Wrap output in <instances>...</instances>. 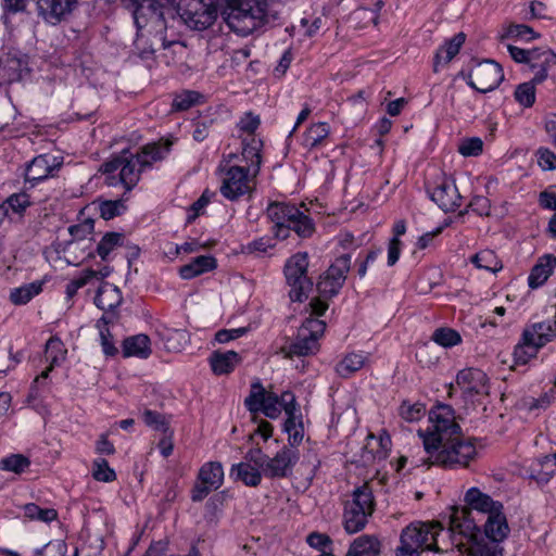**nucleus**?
Segmentation results:
<instances>
[{
  "instance_id": "nucleus-5",
  "label": "nucleus",
  "mask_w": 556,
  "mask_h": 556,
  "mask_svg": "<svg viewBox=\"0 0 556 556\" xmlns=\"http://www.w3.org/2000/svg\"><path fill=\"white\" fill-rule=\"evenodd\" d=\"M308 306L311 316L303 321L295 341L280 349V353L286 358L306 356L318 351V339L323 336L326 324L313 316H321L328 309V303L321 299L314 298Z\"/></svg>"
},
{
  "instance_id": "nucleus-6",
  "label": "nucleus",
  "mask_w": 556,
  "mask_h": 556,
  "mask_svg": "<svg viewBox=\"0 0 556 556\" xmlns=\"http://www.w3.org/2000/svg\"><path fill=\"white\" fill-rule=\"evenodd\" d=\"M223 16L229 28L249 36L262 26L267 13L266 0H225Z\"/></svg>"
},
{
  "instance_id": "nucleus-38",
  "label": "nucleus",
  "mask_w": 556,
  "mask_h": 556,
  "mask_svg": "<svg viewBox=\"0 0 556 556\" xmlns=\"http://www.w3.org/2000/svg\"><path fill=\"white\" fill-rule=\"evenodd\" d=\"M42 290V283L35 281L15 288L10 293V300L15 305H24L28 303L35 295L39 294Z\"/></svg>"
},
{
  "instance_id": "nucleus-28",
  "label": "nucleus",
  "mask_w": 556,
  "mask_h": 556,
  "mask_svg": "<svg viewBox=\"0 0 556 556\" xmlns=\"http://www.w3.org/2000/svg\"><path fill=\"white\" fill-rule=\"evenodd\" d=\"M150 339L146 334H137L126 338L123 342L124 357L147 358L151 354Z\"/></svg>"
},
{
  "instance_id": "nucleus-43",
  "label": "nucleus",
  "mask_w": 556,
  "mask_h": 556,
  "mask_svg": "<svg viewBox=\"0 0 556 556\" xmlns=\"http://www.w3.org/2000/svg\"><path fill=\"white\" fill-rule=\"evenodd\" d=\"M432 340L443 348H452L462 342V337L452 328H439L433 332Z\"/></svg>"
},
{
  "instance_id": "nucleus-58",
  "label": "nucleus",
  "mask_w": 556,
  "mask_h": 556,
  "mask_svg": "<svg viewBox=\"0 0 556 556\" xmlns=\"http://www.w3.org/2000/svg\"><path fill=\"white\" fill-rule=\"evenodd\" d=\"M245 462L249 463L260 469L264 472V467L266 466L268 456L262 452L261 448H251L247 452Z\"/></svg>"
},
{
  "instance_id": "nucleus-25",
  "label": "nucleus",
  "mask_w": 556,
  "mask_h": 556,
  "mask_svg": "<svg viewBox=\"0 0 556 556\" xmlns=\"http://www.w3.org/2000/svg\"><path fill=\"white\" fill-rule=\"evenodd\" d=\"M242 146V159L248 164L245 168L250 169L252 175H258L262 164V140L256 137L243 138Z\"/></svg>"
},
{
  "instance_id": "nucleus-16",
  "label": "nucleus",
  "mask_w": 556,
  "mask_h": 556,
  "mask_svg": "<svg viewBox=\"0 0 556 556\" xmlns=\"http://www.w3.org/2000/svg\"><path fill=\"white\" fill-rule=\"evenodd\" d=\"M244 404L250 412H262L271 419H276L281 413L279 396L267 392L260 382L252 384L250 395L244 400Z\"/></svg>"
},
{
  "instance_id": "nucleus-29",
  "label": "nucleus",
  "mask_w": 556,
  "mask_h": 556,
  "mask_svg": "<svg viewBox=\"0 0 556 556\" xmlns=\"http://www.w3.org/2000/svg\"><path fill=\"white\" fill-rule=\"evenodd\" d=\"M345 505L356 510L364 511L367 516H371L375 510V501L369 485L365 483L356 488L353 492L352 501L346 502Z\"/></svg>"
},
{
  "instance_id": "nucleus-42",
  "label": "nucleus",
  "mask_w": 556,
  "mask_h": 556,
  "mask_svg": "<svg viewBox=\"0 0 556 556\" xmlns=\"http://www.w3.org/2000/svg\"><path fill=\"white\" fill-rule=\"evenodd\" d=\"M109 320L105 316H102L97 321V328L99 329L100 341L102 351L106 356H115L118 353L117 348L114 344L112 334L108 328Z\"/></svg>"
},
{
  "instance_id": "nucleus-17",
  "label": "nucleus",
  "mask_w": 556,
  "mask_h": 556,
  "mask_svg": "<svg viewBox=\"0 0 556 556\" xmlns=\"http://www.w3.org/2000/svg\"><path fill=\"white\" fill-rule=\"evenodd\" d=\"M428 192L431 200L444 212L455 211L460 205L462 197L455 182L450 178H439L428 187Z\"/></svg>"
},
{
  "instance_id": "nucleus-64",
  "label": "nucleus",
  "mask_w": 556,
  "mask_h": 556,
  "mask_svg": "<svg viewBox=\"0 0 556 556\" xmlns=\"http://www.w3.org/2000/svg\"><path fill=\"white\" fill-rule=\"evenodd\" d=\"M539 165L545 169L551 170L556 168V155L547 149L539 150Z\"/></svg>"
},
{
  "instance_id": "nucleus-20",
  "label": "nucleus",
  "mask_w": 556,
  "mask_h": 556,
  "mask_svg": "<svg viewBox=\"0 0 556 556\" xmlns=\"http://www.w3.org/2000/svg\"><path fill=\"white\" fill-rule=\"evenodd\" d=\"M61 165L55 156L41 154L33 159L26 168V181L37 182L48 178Z\"/></svg>"
},
{
  "instance_id": "nucleus-50",
  "label": "nucleus",
  "mask_w": 556,
  "mask_h": 556,
  "mask_svg": "<svg viewBox=\"0 0 556 556\" xmlns=\"http://www.w3.org/2000/svg\"><path fill=\"white\" fill-rule=\"evenodd\" d=\"M200 99V94L195 91L186 90L176 97L173 100L172 108L175 111H187L191 106L198 103Z\"/></svg>"
},
{
  "instance_id": "nucleus-39",
  "label": "nucleus",
  "mask_w": 556,
  "mask_h": 556,
  "mask_svg": "<svg viewBox=\"0 0 556 556\" xmlns=\"http://www.w3.org/2000/svg\"><path fill=\"white\" fill-rule=\"evenodd\" d=\"M471 262L478 267L491 273H495L502 268L501 262L496 254L491 250H482L471 257Z\"/></svg>"
},
{
  "instance_id": "nucleus-26",
  "label": "nucleus",
  "mask_w": 556,
  "mask_h": 556,
  "mask_svg": "<svg viewBox=\"0 0 556 556\" xmlns=\"http://www.w3.org/2000/svg\"><path fill=\"white\" fill-rule=\"evenodd\" d=\"M123 301L121 290L109 282H103L94 298V304L102 311L116 308Z\"/></svg>"
},
{
  "instance_id": "nucleus-33",
  "label": "nucleus",
  "mask_w": 556,
  "mask_h": 556,
  "mask_svg": "<svg viewBox=\"0 0 556 556\" xmlns=\"http://www.w3.org/2000/svg\"><path fill=\"white\" fill-rule=\"evenodd\" d=\"M380 543L372 535H361L355 539L345 556H378Z\"/></svg>"
},
{
  "instance_id": "nucleus-11",
  "label": "nucleus",
  "mask_w": 556,
  "mask_h": 556,
  "mask_svg": "<svg viewBox=\"0 0 556 556\" xmlns=\"http://www.w3.org/2000/svg\"><path fill=\"white\" fill-rule=\"evenodd\" d=\"M177 13L184 22L193 29L203 30L217 18V8L202 0H179Z\"/></svg>"
},
{
  "instance_id": "nucleus-34",
  "label": "nucleus",
  "mask_w": 556,
  "mask_h": 556,
  "mask_svg": "<svg viewBox=\"0 0 556 556\" xmlns=\"http://www.w3.org/2000/svg\"><path fill=\"white\" fill-rule=\"evenodd\" d=\"M366 356L362 353H349L336 366L339 376L348 378L364 367Z\"/></svg>"
},
{
  "instance_id": "nucleus-12",
  "label": "nucleus",
  "mask_w": 556,
  "mask_h": 556,
  "mask_svg": "<svg viewBox=\"0 0 556 556\" xmlns=\"http://www.w3.org/2000/svg\"><path fill=\"white\" fill-rule=\"evenodd\" d=\"M256 176L252 175L251 170L245 168V166H229L225 172L220 193L230 201L252 193L255 188Z\"/></svg>"
},
{
  "instance_id": "nucleus-10",
  "label": "nucleus",
  "mask_w": 556,
  "mask_h": 556,
  "mask_svg": "<svg viewBox=\"0 0 556 556\" xmlns=\"http://www.w3.org/2000/svg\"><path fill=\"white\" fill-rule=\"evenodd\" d=\"M308 255L299 252L291 256L285 265V276L290 287V299L302 302L313 288L311 278L307 277Z\"/></svg>"
},
{
  "instance_id": "nucleus-57",
  "label": "nucleus",
  "mask_w": 556,
  "mask_h": 556,
  "mask_svg": "<svg viewBox=\"0 0 556 556\" xmlns=\"http://www.w3.org/2000/svg\"><path fill=\"white\" fill-rule=\"evenodd\" d=\"M94 222L90 218L84 220L80 224L73 225L70 227L71 236L76 240H83L93 231Z\"/></svg>"
},
{
  "instance_id": "nucleus-36",
  "label": "nucleus",
  "mask_w": 556,
  "mask_h": 556,
  "mask_svg": "<svg viewBox=\"0 0 556 556\" xmlns=\"http://www.w3.org/2000/svg\"><path fill=\"white\" fill-rule=\"evenodd\" d=\"M391 447V439L387 433L375 437L369 434L367 438V444L365 448L371 453L372 459H384L388 456V452Z\"/></svg>"
},
{
  "instance_id": "nucleus-3",
  "label": "nucleus",
  "mask_w": 556,
  "mask_h": 556,
  "mask_svg": "<svg viewBox=\"0 0 556 556\" xmlns=\"http://www.w3.org/2000/svg\"><path fill=\"white\" fill-rule=\"evenodd\" d=\"M170 146V141L160 140L143 146L136 154L123 150L101 166L106 175V184L109 186L122 184L126 191H130L140 180L143 170L151 167L154 162L165 159Z\"/></svg>"
},
{
  "instance_id": "nucleus-15",
  "label": "nucleus",
  "mask_w": 556,
  "mask_h": 556,
  "mask_svg": "<svg viewBox=\"0 0 556 556\" xmlns=\"http://www.w3.org/2000/svg\"><path fill=\"white\" fill-rule=\"evenodd\" d=\"M224 481V469L218 462L205 463L199 470L197 481L191 491V500L201 502L212 491L219 489Z\"/></svg>"
},
{
  "instance_id": "nucleus-31",
  "label": "nucleus",
  "mask_w": 556,
  "mask_h": 556,
  "mask_svg": "<svg viewBox=\"0 0 556 556\" xmlns=\"http://www.w3.org/2000/svg\"><path fill=\"white\" fill-rule=\"evenodd\" d=\"M216 267V261L212 256L201 255L193 258L190 263L179 269L182 279H192L201 274L210 271Z\"/></svg>"
},
{
  "instance_id": "nucleus-52",
  "label": "nucleus",
  "mask_w": 556,
  "mask_h": 556,
  "mask_svg": "<svg viewBox=\"0 0 556 556\" xmlns=\"http://www.w3.org/2000/svg\"><path fill=\"white\" fill-rule=\"evenodd\" d=\"M94 275L93 269L89 268L84 270L80 276L74 278L70 283L66 286V295L67 298H73L76 292L89 283V281L92 279V276Z\"/></svg>"
},
{
  "instance_id": "nucleus-24",
  "label": "nucleus",
  "mask_w": 556,
  "mask_h": 556,
  "mask_svg": "<svg viewBox=\"0 0 556 556\" xmlns=\"http://www.w3.org/2000/svg\"><path fill=\"white\" fill-rule=\"evenodd\" d=\"M556 267V256L545 254L539 258L538 263L531 269L528 277V283L531 289L543 286Z\"/></svg>"
},
{
  "instance_id": "nucleus-37",
  "label": "nucleus",
  "mask_w": 556,
  "mask_h": 556,
  "mask_svg": "<svg viewBox=\"0 0 556 556\" xmlns=\"http://www.w3.org/2000/svg\"><path fill=\"white\" fill-rule=\"evenodd\" d=\"M368 517L364 511L356 510L355 508L345 505L343 523L348 533H356L363 530L368 521Z\"/></svg>"
},
{
  "instance_id": "nucleus-63",
  "label": "nucleus",
  "mask_w": 556,
  "mask_h": 556,
  "mask_svg": "<svg viewBox=\"0 0 556 556\" xmlns=\"http://www.w3.org/2000/svg\"><path fill=\"white\" fill-rule=\"evenodd\" d=\"M534 51L535 49L526 50L511 45L508 46V52L510 56L518 63H527L530 65L532 53Z\"/></svg>"
},
{
  "instance_id": "nucleus-55",
  "label": "nucleus",
  "mask_w": 556,
  "mask_h": 556,
  "mask_svg": "<svg viewBox=\"0 0 556 556\" xmlns=\"http://www.w3.org/2000/svg\"><path fill=\"white\" fill-rule=\"evenodd\" d=\"M507 37L532 40L539 37L534 30L525 24H513L507 28Z\"/></svg>"
},
{
  "instance_id": "nucleus-13",
  "label": "nucleus",
  "mask_w": 556,
  "mask_h": 556,
  "mask_svg": "<svg viewBox=\"0 0 556 556\" xmlns=\"http://www.w3.org/2000/svg\"><path fill=\"white\" fill-rule=\"evenodd\" d=\"M351 268V255L343 254L336 258L327 271L320 276L317 290L324 298L337 295L343 287L346 274Z\"/></svg>"
},
{
  "instance_id": "nucleus-19",
  "label": "nucleus",
  "mask_w": 556,
  "mask_h": 556,
  "mask_svg": "<svg viewBox=\"0 0 556 556\" xmlns=\"http://www.w3.org/2000/svg\"><path fill=\"white\" fill-rule=\"evenodd\" d=\"M298 460V453L293 447L285 446L277 454L267 458L264 475L269 478H285Z\"/></svg>"
},
{
  "instance_id": "nucleus-53",
  "label": "nucleus",
  "mask_w": 556,
  "mask_h": 556,
  "mask_svg": "<svg viewBox=\"0 0 556 556\" xmlns=\"http://www.w3.org/2000/svg\"><path fill=\"white\" fill-rule=\"evenodd\" d=\"M67 546L62 540H54L47 543L41 549L36 552V556H65Z\"/></svg>"
},
{
  "instance_id": "nucleus-62",
  "label": "nucleus",
  "mask_w": 556,
  "mask_h": 556,
  "mask_svg": "<svg viewBox=\"0 0 556 556\" xmlns=\"http://www.w3.org/2000/svg\"><path fill=\"white\" fill-rule=\"evenodd\" d=\"M248 331L247 328H236V329H223L216 332L215 340L219 343H227L230 340H235L237 338L242 337Z\"/></svg>"
},
{
  "instance_id": "nucleus-44",
  "label": "nucleus",
  "mask_w": 556,
  "mask_h": 556,
  "mask_svg": "<svg viewBox=\"0 0 556 556\" xmlns=\"http://www.w3.org/2000/svg\"><path fill=\"white\" fill-rule=\"evenodd\" d=\"M535 84L533 79L528 83L520 84L515 90L516 101L525 106L531 108L535 102Z\"/></svg>"
},
{
  "instance_id": "nucleus-22",
  "label": "nucleus",
  "mask_w": 556,
  "mask_h": 556,
  "mask_svg": "<svg viewBox=\"0 0 556 556\" xmlns=\"http://www.w3.org/2000/svg\"><path fill=\"white\" fill-rule=\"evenodd\" d=\"M556 66V53L549 49H535L532 53L530 68L534 72L533 81L543 83L548 71Z\"/></svg>"
},
{
  "instance_id": "nucleus-1",
  "label": "nucleus",
  "mask_w": 556,
  "mask_h": 556,
  "mask_svg": "<svg viewBox=\"0 0 556 556\" xmlns=\"http://www.w3.org/2000/svg\"><path fill=\"white\" fill-rule=\"evenodd\" d=\"M431 426L419 430L426 457L415 460L416 466L438 465L444 468L468 467L476 457L475 444L466 439L454 419L450 405H439L430 413Z\"/></svg>"
},
{
  "instance_id": "nucleus-61",
  "label": "nucleus",
  "mask_w": 556,
  "mask_h": 556,
  "mask_svg": "<svg viewBox=\"0 0 556 556\" xmlns=\"http://www.w3.org/2000/svg\"><path fill=\"white\" fill-rule=\"evenodd\" d=\"M142 418L148 426L153 427L156 430H163L164 432H166L167 427L161 414L148 409L143 413Z\"/></svg>"
},
{
  "instance_id": "nucleus-41",
  "label": "nucleus",
  "mask_w": 556,
  "mask_h": 556,
  "mask_svg": "<svg viewBox=\"0 0 556 556\" xmlns=\"http://www.w3.org/2000/svg\"><path fill=\"white\" fill-rule=\"evenodd\" d=\"M66 349L58 337H51L46 343V357L52 366H59L65 361Z\"/></svg>"
},
{
  "instance_id": "nucleus-48",
  "label": "nucleus",
  "mask_w": 556,
  "mask_h": 556,
  "mask_svg": "<svg viewBox=\"0 0 556 556\" xmlns=\"http://www.w3.org/2000/svg\"><path fill=\"white\" fill-rule=\"evenodd\" d=\"M29 464L30 462L28 460V458L21 454H15L7 458H3L0 462V468L2 470L21 473L29 466Z\"/></svg>"
},
{
  "instance_id": "nucleus-40",
  "label": "nucleus",
  "mask_w": 556,
  "mask_h": 556,
  "mask_svg": "<svg viewBox=\"0 0 556 556\" xmlns=\"http://www.w3.org/2000/svg\"><path fill=\"white\" fill-rule=\"evenodd\" d=\"M287 419L285 421V431L289 435V441L291 444H298L303 439L302 433V422L300 420V414L298 410H292V413H286Z\"/></svg>"
},
{
  "instance_id": "nucleus-35",
  "label": "nucleus",
  "mask_w": 556,
  "mask_h": 556,
  "mask_svg": "<svg viewBox=\"0 0 556 556\" xmlns=\"http://www.w3.org/2000/svg\"><path fill=\"white\" fill-rule=\"evenodd\" d=\"M330 127L327 123L313 124L304 134L302 144L307 149H314L328 137Z\"/></svg>"
},
{
  "instance_id": "nucleus-14",
  "label": "nucleus",
  "mask_w": 556,
  "mask_h": 556,
  "mask_svg": "<svg viewBox=\"0 0 556 556\" xmlns=\"http://www.w3.org/2000/svg\"><path fill=\"white\" fill-rule=\"evenodd\" d=\"M503 79L502 66L494 61L485 60L471 68L468 85L479 92L486 93L494 90Z\"/></svg>"
},
{
  "instance_id": "nucleus-18",
  "label": "nucleus",
  "mask_w": 556,
  "mask_h": 556,
  "mask_svg": "<svg viewBox=\"0 0 556 556\" xmlns=\"http://www.w3.org/2000/svg\"><path fill=\"white\" fill-rule=\"evenodd\" d=\"M488 382L485 372L476 368L463 369L456 376L457 386L470 396L489 394Z\"/></svg>"
},
{
  "instance_id": "nucleus-4",
  "label": "nucleus",
  "mask_w": 556,
  "mask_h": 556,
  "mask_svg": "<svg viewBox=\"0 0 556 556\" xmlns=\"http://www.w3.org/2000/svg\"><path fill=\"white\" fill-rule=\"evenodd\" d=\"M167 2L168 0H140L135 9L134 20L138 28L135 47L141 58L153 54L155 51L154 41L161 40L156 35L153 37L154 40H151L143 29L148 25L156 31L166 27L165 16L173 13L172 8L165 7Z\"/></svg>"
},
{
  "instance_id": "nucleus-51",
  "label": "nucleus",
  "mask_w": 556,
  "mask_h": 556,
  "mask_svg": "<svg viewBox=\"0 0 556 556\" xmlns=\"http://www.w3.org/2000/svg\"><path fill=\"white\" fill-rule=\"evenodd\" d=\"M483 142L478 137L467 138L460 141L458 152L464 156H477L482 152Z\"/></svg>"
},
{
  "instance_id": "nucleus-27",
  "label": "nucleus",
  "mask_w": 556,
  "mask_h": 556,
  "mask_svg": "<svg viewBox=\"0 0 556 556\" xmlns=\"http://www.w3.org/2000/svg\"><path fill=\"white\" fill-rule=\"evenodd\" d=\"M240 362L241 357L235 351H215L210 356L212 370L216 375H226L231 372Z\"/></svg>"
},
{
  "instance_id": "nucleus-21",
  "label": "nucleus",
  "mask_w": 556,
  "mask_h": 556,
  "mask_svg": "<svg viewBox=\"0 0 556 556\" xmlns=\"http://www.w3.org/2000/svg\"><path fill=\"white\" fill-rule=\"evenodd\" d=\"M453 544L462 551H466L465 556H502V549L498 546V542L492 541V543L481 544L476 539L468 541L464 536H452Z\"/></svg>"
},
{
  "instance_id": "nucleus-47",
  "label": "nucleus",
  "mask_w": 556,
  "mask_h": 556,
  "mask_svg": "<svg viewBox=\"0 0 556 556\" xmlns=\"http://www.w3.org/2000/svg\"><path fill=\"white\" fill-rule=\"evenodd\" d=\"M399 413L403 419L413 422L419 420L425 415L426 408L421 403L403 402Z\"/></svg>"
},
{
  "instance_id": "nucleus-30",
  "label": "nucleus",
  "mask_w": 556,
  "mask_h": 556,
  "mask_svg": "<svg viewBox=\"0 0 556 556\" xmlns=\"http://www.w3.org/2000/svg\"><path fill=\"white\" fill-rule=\"evenodd\" d=\"M465 42V34L458 33L452 39H450L445 46L441 47L434 56L433 70L439 71L441 65L447 64L458 52L463 43Z\"/></svg>"
},
{
  "instance_id": "nucleus-46",
  "label": "nucleus",
  "mask_w": 556,
  "mask_h": 556,
  "mask_svg": "<svg viewBox=\"0 0 556 556\" xmlns=\"http://www.w3.org/2000/svg\"><path fill=\"white\" fill-rule=\"evenodd\" d=\"M25 515L30 519H37L43 522H50L56 519L58 513L53 508H41L36 504L25 506Z\"/></svg>"
},
{
  "instance_id": "nucleus-7",
  "label": "nucleus",
  "mask_w": 556,
  "mask_h": 556,
  "mask_svg": "<svg viewBox=\"0 0 556 556\" xmlns=\"http://www.w3.org/2000/svg\"><path fill=\"white\" fill-rule=\"evenodd\" d=\"M267 217L274 224L275 237L287 239L289 231L293 230L300 238H309L315 226L309 216L294 205L283 202H273L267 207Z\"/></svg>"
},
{
  "instance_id": "nucleus-56",
  "label": "nucleus",
  "mask_w": 556,
  "mask_h": 556,
  "mask_svg": "<svg viewBox=\"0 0 556 556\" xmlns=\"http://www.w3.org/2000/svg\"><path fill=\"white\" fill-rule=\"evenodd\" d=\"M260 117L257 115H254L253 113L249 112L245 113L244 116L240 119L238 126L241 131L247 132L245 138L255 137L254 131L260 126Z\"/></svg>"
},
{
  "instance_id": "nucleus-8",
  "label": "nucleus",
  "mask_w": 556,
  "mask_h": 556,
  "mask_svg": "<svg viewBox=\"0 0 556 556\" xmlns=\"http://www.w3.org/2000/svg\"><path fill=\"white\" fill-rule=\"evenodd\" d=\"M442 528L439 523H410L403 529L396 556H420L424 551H440L437 536Z\"/></svg>"
},
{
  "instance_id": "nucleus-32",
  "label": "nucleus",
  "mask_w": 556,
  "mask_h": 556,
  "mask_svg": "<svg viewBox=\"0 0 556 556\" xmlns=\"http://www.w3.org/2000/svg\"><path fill=\"white\" fill-rule=\"evenodd\" d=\"M230 476L235 477L236 480L242 481L245 485L253 488L260 485L262 481V472L260 471V468L249 463L232 465Z\"/></svg>"
},
{
  "instance_id": "nucleus-2",
  "label": "nucleus",
  "mask_w": 556,
  "mask_h": 556,
  "mask_svg": "<svg viewBox=\"0 0 556 556\" xmlns=\"http://www.w3.org/2000/svg\"><path fill=\"white\" fill-rule=\"evenodd\" d=\"M464 502L466 506L454 507L450 515V532L454 539L464 536L470 541L480 534V528L471 517V510L486 515L484 533L491 541L501 542L507 536L509 528L501 502L494 501L478 488L467 490Z\"/></svg>"
},
{
  "instance_id": "nucleus-45",
  "label": "nucleus",
  "mask_w": 556,
  "mask_h": 556,
  "mask_svg": "<svg viewBox=\"0 0 556 556\" xmlns=\"http://www.w3.org/2000/svg\"><path fill=\"white\" fill-rule=\"evenodd\" d=\"M123 235L118 232H109L106 233L97 247V252L99 256L106 261L109 254L118 245L122 244Z\"/></svg>"
},
{
  "instance_id": "nucleus-49",
  "label": "nucleus",
  "mask_w": 556,
  "mask_h": 556,
  "mask_svg": "<svg viewBox=\"0 0 556 556\" xmlns=\"http://www.w3.org/2000/svg\"><path fill=\"white\" fill-rule=\"evenodd\" d=\"M92 476L98 481L112 482L116 479L115 471L110 468L109 463L104 458H98L93 462Z\"/></svg>"
},
{
  "instance_id": "nucleus-9",
  "label": "nucleus",
  "mask_w": 556,
  "mask_h": 556,
  "mask_svg": "<svg viewBox=\"0 0 556 556\" xmlns=\"http://www.w3.org/2000/svg\"><path fill=\"white\" fill-rule=\"evenodd\" d=\"M4 24H8V15L23 12L26 9L27 0H3ZM38 14L42 18L55 25L66 21L77 8L78 0H36Z\"/></svg>"
},
{
  "instance_id": "nucleus-60",
  "label": "nucleus",
  "mask_w": 556,
  "mask_h": 556,
  "mask_svg": "<svg viewBox=\"0 0 556 556\" xmlns=\"http://www.w3.org/2000/svg\"><path fill=\"white\" fill-rule=\"evenodd\" d=\"M214 193H210L207 190L202 193V195L191 205L190 210L192 213L188 215L187 220L189 223L193 222L202 212V210L207 205L211 200V197Z\"/></svg>"
},
{
  "instance_id": "nucleus-59",
  "label": "nucleus",
  "mask_w": 556,
  "mask_h": 556,
  "mask_svg": "<svg viewBox=\"0 0 556 556\" xmlns=\"http://www.w3.org/2000/svg\"><path fill=\"white\" fill-rule=\"evenodd\" d=\"M123 207L121 201H105L100 204V215L104 220H109L119 215V208Z\"/></svg>"
},
{
  "instance_id": "nucleus-23",
  "label": "nucleus",
  "mask_w": 556,
  "mask_h": 556,
  "mask_svg": "<svg viewBox=\"0 0 556 556\" xmlns=\"http://www.w3.org/2000/svg\"><path fill=\"white\" fill-rule=\"evenodd\" d=\"M556 472V463L553 455H545L530 462L527 473L538 483H547Z\"/></svg>"
},
{
  "instance_id": "nucleus-54",
  "label": "nucleus",
  "mask_w": 556,
  "mask_h": 556,
  "mask_svg": "<svg viewBox=\"0 0 556 556\" xmlns=\"http://www.w3.org/2000/svg\"><path fill=\"white\" fill-rule=\"evenodd\" d=\"M8 206L15 213H23L31 202L26 192H18L10 195L7 200Z\"/></svg>"
}]
</instances>
